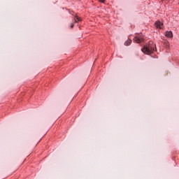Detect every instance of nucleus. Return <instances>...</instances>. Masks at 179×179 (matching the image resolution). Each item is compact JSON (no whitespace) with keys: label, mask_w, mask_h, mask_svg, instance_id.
<instances>
[{"label":"nucleus","mask_w":179,"mask_h":179,"mask_svg":"<svg viewBox=\"0 0 179 179\" xmlns=\"http://www.w3.org/2000/svg\"><path fill=\"white\" fill-rule=\"evenodd\" d=\"M104 1L105 0H99V1L101 2V3H104Z\"/></svg>","instance_id":"6e6552de"},{"label":"nucleus","mask_w":179,"mask_h":179,"mask_svg":"<svg viewBox=\"0 0 179 179\" xmlns=\"http://www.w3.org/2000/svg\"><path fill=\"white\" fill-rule=\"evenodd\" d=\"M78 22H82V18L79 17L78 15H76L74 18V23H78Z\"/></svg>","instance_id":"39448f33"},{"label":"nucleus","mask_w":179,"mask_h":179,"mask_svg":"<svg viewBox=\"0 0 179 179\" xmlns=\"http://www.w3.org/2000/svg\"><path fill=\"white\" fill-rule=\"evenodd\" d=\"M141 51L147 55H150L152 52L156 51V44L153 41H150L144 47L141 49Z\"/></svg>","instance_id":"f257e3e1"},{"label":"nucleus","mask_w":179,"mask_h":179,"mask_svg":"<svg viewBox=\"0 0 179 179\" xmlns=\"http://www.w3.org/2000/svg\"><path fill=\"white\" fill-rule=\"evenodd\" d=\"M75 21L71 24V28L73 29V26H75Z\"/></svg>","instance_id":"0eeeda50"},{"label":"nucleus","mask_w":179,"mask_h":179,"mask_svg":"<svg viewBox=\"0 0 179 179\" xmlns=\"http://www.w3.org/2000/svg\"><path fill=\"white\" fill-rule=\"evenodd\" d=\"M165 36L168 38H173V32L171 31H167L165 33Z\"/></svg>","instance_id":"7ed1b4c3"},{"label":"nucleus","mask_w":179,"mask_h":179,"mask_svg":"<svg viewBox=\"0 0 179 179\" xmlns=\"http://www.w3.org/2000/svg\"><path fill=\"white\" fill-rule=\"evenodd\" d=\"M166 45H169V43H166Z\"/></svg>","instance_id":"1a4fd4ad"},{"label":"nucleus","mask_w":179,"mask_h":179,"mask_svg":"<svg viewBox=\"0 0 179 179\" xmlns=\"http://www.w3.org/2000/svg\"><path fill=\"white\" fill-rule=\"evenodd\" d=\"M131 43L132 40L128 38V40L124 42V45H131Z\"/></svg>","instance_id":"423d86ee"},{"label":"nucleus","mask_w":179,"mask_h":179,"mask_svg":"<svg viewBox=\"0 0 179 179\" xmlns=\"http://www.w3.org/2000/svg\"><path fill=\"white\" fill-rule=\"evenodd\" d=\"M134 43H137V44H140V43H142L143 41V36H135L133 39Z\"/></svg>","instance_id":"f03ea898"},{"label":"nucleus","mask_w":179,"mask_h":179,"mask_svg":"<svg viewBox=\"0 0 179 179\" xmlns=\"http://www.w3.org/2000/svg\"><path fill=\"white\" fill-rule=\"evenodd\" d=\"M155 27H157V29H162V26H163V23H162L160 21H157L155 23Z\"/></svg>","instance_id":"20e7f679"}]
</instances>
